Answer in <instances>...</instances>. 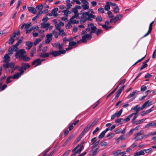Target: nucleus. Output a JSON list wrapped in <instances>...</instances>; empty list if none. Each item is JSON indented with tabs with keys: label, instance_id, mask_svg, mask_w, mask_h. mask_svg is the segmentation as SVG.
Listing matches in <instances>:
<instances>
[{
	"label": "nucleus",
	"instance_id": "49",
	"mask_svg": "<svg viewBox=\"0 0 156 156\" xmlns=\"http://www.w3.org/2000/svg\"><path fill=\"white\" fill-rule=\"evenodd\" d=\"M114 135V134L113 133L109 134L107 135V137L108 138V139H111L112 137H113Z\"/></svg>",
	"mask_w": 156,
	"mask_h": 156
},
{
	"label": "nucleus",
	"instance_id": "61",
	"mask_svg": "<svg viewBox=\"0 0 156 156\" xmlns=\"http://www.w3.org/2000/svg\"><path fill=\"white\" fill-rule=\"evenodd\" d=\"M147 89V87L145 86H142L141 87L140 90L142 91H144Z\"/></svg>",
	"mask_w": 156,
	"mask_h": 156
},
{
	"label": "nucleus",
	"instance_id": "21",
	"mask_svg": "<svg viewBox=\"0 0 156 156\" xmlns=\"http://www.w3.org/2000/svg\"><path fill=\"white\" fill-rule=\"evenodd\" d=\"M122 109H120L119 111L116 112L114 114L118 118L121 115L122 113Z\"/></svg>",
	"mask_w": 156,
	"mask_h": 156
},
{
	"label": "nucleus",
	"instance_id": "8",
	"mask_svg": "<svg viewBox=\"0 0 156 156\" xmlns=\"http://www.w3.org/2000/svg\"><path fill=\"white\" fill-rule=\"evenodd\" d=\"M42 61H41L40 59L38 58L33 61L32 62V65H34L36 64L35 67H36L41 64Z\"/></svg>",
	"mask_w": 156,
	"mask_h": 156
},
{
	"label": "nucleus",
	"instance_id": "50",
	"mask_svg": "<svg viewBox=\"0 0 156 156\" xmlns=\"http://www.w3.org/2000/svg\"><path fill=\"white\" fill-rule=\"evenodd\" d=\"M7 87V85L6 84H4L3 86H0V88H1V91L4 90Z\"/></svg>",
	"mask_w": 156,
	"mask_h": 156
},
{
	"label": "nucleus",
	"instance_id": "33",
	"mask_svg": "<svg viewBox=\"0 0 156 156\" xmlns=\"http://www.w3.org/2000/svg\"><path fill=\"white\" fill-rule=\"evenodd\" d=\"M136 91H134L132 93L130 94L127 97V98H129L131 97H133L136 93Z\"/></svg>",
	"mask_w": 156,
	"mask_h": 156
},
{
	"label": "nucleus",
	"instance_id": "51",
	"mask_svg": "<svg viewBox=\"0 0 156 156\" xmlns=\"http://www.w3.org/2000/svg\"><path fill=\"white\" fill-rule=\"evenodd\" d=\"M146 55H145V56L144 57H143L141 59L139 60L136 62L133 65H135L136 64H137V63H138L140 62L142 60H143L144 58L146 57Z\"/></svg>",
	"mask_w": 156,
	"mask_h": 156
},
{
	"label": "nucleus",
	"instance_id": "17",
	"mask_svg": "<svg viewBox=\"0 0 156 156\" xmlns=\"http://www.w3.org/2000/svg\"><path fill=\"white\" fill-rule=\"evenodd\" d=\"M28 11L33 14H35L37 12L36 10L33 7H29L28 8Z\"/></svg>",
	"mask_w": 156,
	"mask_h": 156
},
{
	"label": "nucleus",
	"instance_id": "45",
	"mask_svg": "<svg viewBox=\"0 0 156 156\" xmlns=\"http://www.w3.org/2000/svg\"><path fill=\"white\" fill-rule=\"evenodd\" d=\"M102 31L101 30L99 29H97V30L96 31L95 33L97 35H99L100 34H101V33H102Z\"/></svg>",
	"mask_w": 156,
	"mask_h": 156
},
{
	"label": "nucleus",
	"instance_id": "4",
	"mask_svg": "<svg viewBox=\"0 0 156 156\" xmlns=\"http://www.w3.org/2000/svg\"><path fill=\"white\" fill-rule=\"evenodd\" d=\"M30 67V65L27 63H22L21 64V66L19 67L18 70L21 72V74H23L25 71L28 68Z\"/></svg>",
	"mask_w": 156,
	"mask_h": 156
},
{
	"label": "nucleus",
	"instance_id": "60",
	"mask_svg": "<svg viewBox=\"0 0 156 156\" xmlns=\"http://www.w3.org/2000/svg\"><path fill=\"white\" fill-rule=\"evenodd\" d=\"M31 24L28 23V24H26L24 23V27L25 29H27L28 28L30 27V26Z\"/></svg>",
	"mask_w": 156,
	"mask_h": 156
},
{
	"label": "nucleus",
	"instance_id": "58",
	"mask_svg": "<svg viewBox=\"0 0 156 156\" xmlns=\"http://www.w3.org/2000/svg\"><path fill=\"white\" fill-rule=\"evenodd\" d=\"M122 17V15L121 14H119L117 16L115 17V18H116V19L117 21H118L119 20H120Z\"/></svg>",
	"mask_w": 156,
	"mask_h": 156
},
{
	"label": "nucleus",
	"instance_id": "27",
	"mask_svg": "<svg viewBox=\"0 0 156 156\" xmlns=\"http://www.w3.org/2000/svg\"><path fill=\"white\" fill-rule=\"evenodd\" d=\"M98 152V148H96L95 149H92V155L94 156Z\"/></svg>",
	"mask_w": 156,
	"mask_h": 156
},
{
	"label": "nucleus",
	"instance_id": "23",
	"mask_svg": "<svg viewBox=\"0 0 156 156\" xmlns=\"http://www.w3.org/2000/svg\"><path fill=\"white\" fill-rule=\"evenodd\" d=\"M105 9L106 11L110 9V5L108 3V2H106V5L105 6Z\"/></svg>",
	"mask_w": 156,
	"mask_h": 156
},
{
	"label": "nucleus",
	"instance_id": "41",
	"mask_svg": "<svg viewBox=\"0 0 156 156\" xmlns=\"http://www.w3.org/2000/svg\"><path fill=\"white\" fill-rule=\"evenodd\" d=\"M71 23L69 21L68 22L66 26V28L67 29H69L72 27Z\"/></svg>",
	"mask_w": 156,
	"mask_h": 156
},
{
	"label": "nucleus",
	"instance_id": "30",
	"mask_svg": "<svg viewBox=\"0 0 156 156\" xmlns=\"http://www.w3.org/2000/svg\"><path fill=\"white\" fill-rule=\"evenodd\" d=\"M22 58L23 59V60L25 62H27L30 60V58L29 57H27L26 55H24L23 57Z\"/></svg>",
	"mask_w": 156,
	"mask_h": 156
},
{
	"label": "nucleus",
	"instance_id": "62",
	"mask_svg": "<svg viewBox=\"0 0 156 156\" xmlns=\"http://www.w3.org/2000/svg\"><path fill=\"white\" fill-rule=\"evenodd\" d=\"M55 29L57 30H59L61 29V27L59 24H57L55 25Z\"/></svg>",
	"mask_w": 156,
	"mask_h": 156
},
{
	"label": "nucleus",
	"instance_id": "44",
	"mask_svg": "<svg viewBox=\"0 0 156 156\" xmlns=\"http://www.w3.org/2000/svg\"><path fill=\"white\" fill-rule=\"evenodd\" d=\"M102 27L103 28H105L106 30H108L109 29H110L112 27V26H109V27H107L106 25H102Z\"/></svg>",
	"mask_w": 156,
	"mask_h": 156
},
{
	"label": "nucleus",
	"instance_id": "56",
	"mask_svg": "<svg viewBox=\"0 0 156 156\" xmlns=\"http://www.w3.org/2000/svg\"><path fill=\"white\" fill-rule=\"evenodd\" d=\"M83 135H82V134H80L79 136H78V137L77 138L76 141V142H78L82 138V137L83 136Z\"/></svg>",
	"mask_w": 156,
	"mask_h": 156
},
{
	"label": "nucleus",
	"instance_id": "12",
	"mask_svg": "<svg viewBox=\"0 0 156 156\" xmlns=\"http://www.w3.org/2000/svg\"><path fill=\"white\" fill-rule=\"evenodd\" d=\"M41 25L42 28H46V30H47L48 27L50 26V24L49 23H41Z\"/></svg>",
	"mask_w": 156,
	"mask_h": 156
},
{
	"label": "nucleus",
	"instance_id": "35",
	"mask_svg": "<svg viewBox=\"0 0 156 156\" xmlns=\"http://www.w3.org/2000/svg\"><path fill=\"white\" fill-rule=\"evenodd\" d=\"M36 51V48H34L32 50H31L30 52V56L31 57H33L34 55V54L35 53Z\"/></svg>",
	"mask_w": 156,
	"mask_h": 156
},
{
	"label": "nucleus",
	"instance_id": "13",
	"mask_svg": "<svg viewBox=\"0 0 156 156\" xmlns=\"http://www.w3.org/2000/svg\"><path fill=\"white\" fill-rule=\"evenodd\" d=\"M152 104V102L151 101H150L149 100H148V101L145 102L143 105V107L144 108H146L148 106L151 105Z\"/></svg>",
	"mask_w": 156,
	"mask_h": 156
},
{
	"label": "nucleus",
	"instance_id": "15",
	"mask_svg": "<svg viewBox=\"0 0 156 156\" xmlns=\"http://www.w3.org/2000/svg\"><path fill=\"white\" fill-rule=\"evenodd\" d=\"M58 10V9L57 8H56L53 9L51 11V13L52 15H54L53 16H56L58 15V14L57 13V12Z\"/></svg>",
	"mask_w": 156,
	"mask_h": 156
},
{
	"label": "nucleus",
	"instance_id": "26",
	"mask_svg": "<svg viewBox=\"0 0 156 156\" xmlns=\"http://www.w3.org/2000/svg\"><path fill=\"white\" fill-rule=\"evenodd\" d=\"M98 120L99 119L98 118H96V119H95L91 124H89L90 126V127H92L98 121Z\"/></svg>",
	"mask_w": 156,
	"mask_h": 156
},
{
	"label": "nucleus",
	"instance_id": "25",
	"mask_svg": "<svg viewBox=\"0 0 156 156\" xmlns=\"http://www.w3.org/2000/svg\"><path fill=\"white\" fill-rule=\"evenodd\" d=\"M14 51L13 48H12V47H10L8 50V54L10 55H11L13 54Z\"/></svg>",
	"mask_w": 156,
	"mask_h": 156
},
{
	"label": "nucleus",
	"instance_id": "19",
	"mask_svg": "<svg viewBox=\"0 0 156 156\" xmlns=\"http://www.w3.org/2000/svg\"><path fill=\"white\" fill-rule=\"evenodd\" d=\"M73 137V135H70L69 137L68 138V139L66 140V141L64 143V144L62 145V146L64 147L65 145H66L68 143V142L70 141V140Z\"/></svg>",
	"mask_w": 156,
	"mask_h": 156
},
{
	"label": "nucleus",
	"instance_id": "11",
	"mask_svg": "<svg viewBox=\"0 0 156 156\" xmlns=\"http://www.w3.org/2000/svg\"><path fill=\"white\" fill-rule=\"evenodd\" d=\"M76 44L77 43L76 42L70 41L69 44V47L66 48V50L68 51L70 49H71L72 48L70 47L75 46Z\"/></svg>",
	"mask_w": 156,
	"mask_h": 156
},
{
	"label": "nucleus",
	"instance_id": "1",
	"mask_svg": "<svg viewBox=\"0 0 156 156\" xmlns=\"http://www.w3.org/2000/svg\"><path fill=\"white\" fill-rule=\"evenodd\" d=\"M88 27L90 28L91 31L90 33L88 34H86L82 37L81 41L83 42H86L87 39H90L91 37V34L92 33H94L97 30V28L92 23L88 24Z\"/></svg>",
	"mask_w": 156,
	"mask_h": 156
},
{
	"label": "nucleus",
	"instance_id": "14",
	"mask_svg": "<svg viewBox=\"0 0 156 156\" xmlns=\"http://www.w3.org/2000/svg\"><path fill=\"white\" fill-rule=\"evenodd\" d=\"M22 74H21V72H20V73H16L14 74L13 76H12V78L13 79H18L21 76Z\"/></svg>",
	"mask_w": 156,
	"mask_h": 156
},
{
	"label": "nucleus",
	"instance_id": "31",
	"mask_svg": "<svg viewBox=\"0 0 156 156\" xmlns=\"http://www.w3.org/2000/svg\"><path fill=\"white\" fill-rule=\"evenodd\" d=\"M14 41V38H13L12 37H11L9 40V41H8V43L9 44H12L13 43Z\"/></svg>",
	"mask_w": 156,
	"mask_h": 156
},
{
	"label": "nucleus",
	"instance_id": "32",
	"mask_svg": "<svg viewBox=\"0 0 156 156\" xmlns=\"http://www.w3.org/2000/svg\"><path fill=\"white\" fill-rule=\"evenodd\" d=\"M74 14L73 15L70 19H74L76 18L77 19H79V13H74Z\"/></svg>",
	"mask_w": 156,
	"mask_h": 156
},
{
	"label": "nucleus",
	"instance_id": "20",
	"mask_svg": "<svg viewBox=\"0 0 156 156\" xmlns=\"http://www.w3.org/2000/svg\"><path fill=\"white\" fill-rule=\"evenodd\" d=\"M90 127H91L89 126V124L88 125L87 127H85L83 131L81 133V134H82L83 135H84L85 133L89 130V129H88V128Z\"/></svg>",
	"mask_w": 156,
	"mask_h": 156
},
{
	"label": "nucleus",
	"instance_id": "7",
	"mask_svg": "<svg viewBox=\"0 0 156 156\" xmlns=\"http://www.w3.org/2000/svg\"><path fill=\"white\" fill-rule=\"evenodd\" d=\"M52 34L51 33L47 34L46 36L45 42L47 44H49L52 40Z\"/></svg>",
	"mask_w": 156,
	"mask_h": 156
},
{
	"label": "nucleus",
	"instance_id": "55",
	"mask_svg": "<svg viewBox=\"0 0 156 156\" xmlns=\"http://www.w3.org/2000/svg\"><path fill=\"white\" fill-rule=\"evenodd\" d=\"M98 11L101 13H104V9L103 8L100 7L99 8Z\"/></svg>",
	"mask_w": 156,
	"mask_h": 156
},
{
	"label": "nucleus",
	"instance_id": "37",
	"mask_svg": "<svg viewBox=\"0 0 156 156\" xmlns=\"http://www.w3.org/2000/svg\"><path fill=\"white\" fill-rule=\"evenodd\" d=\"M132 115H130L126 117V118L123 119L124 121L127 122L130 120V118L132 117Z\"/></svg>",
	"mask_w": 156,
	"mask_h": 156
},
{
	"label": "nucleus",
	"instance_id": "52",
	"mask_svg": "<svg viewBox=\"0 0 156 156\" xmlns=\"http://www.w3.org/2000/svg\"><path fill=\"white\" fill-rule=\"evenodd\" d=\"M11 78H12V76H9V77L6 81V83L8 84L10 83L11 81L10 80V79Z\"/></svg>",
	"mask_w": 156,
	"mask_h": 156
},
{
	"label": "nucleus",
	"instance_id": "59",
	"mask_svg": "<svg viewBox=\"0 0 156 156\" xmlns=\"http://www.w3.org/2000/svg\"><path fill=\"white\" fill-rule=\"evenodd\" d=\"M100 142V141H94L91 145H92L94 146H95L98 145Z\"/></svg>",
	"mask_w": 156,
	"mask_h": 156
},
{
	"label": "nucleus",
	"instance_id": "5",
	"mask_svg": "<svg viewBox=\"0 0 156 156\" xmlns=\"http://www.w3.org/2000/svg\"><path fill=\"white\" fill-rule=\"evenodd\" d=\"M15 56L17 58H19L20 59L22 58L24 56V55L26 53L24 49H22L16 51Z\"/></svg>",
	"mask_w": 156,
	"mask_h": 156
},
{
	"label": "nucleus",
	"instance_id": "36",
	"mask_svg": "<svg viewBox=\"0 0 156 156\" xmlns=\"http://www.w3.org/2000/svg\"><path fill=\"white\" fill-rule=\"evenodd\" d=\"M146 119V118L143 119H141L139 120L138 121H136V125L139 124L142 122H143L145 121Z\"/></svg>",
	"mask_w": 156,
	"mask_h": 156
},
{
	"label": "nucleus",
	"instance_id": "53",
	"mask_svg": "<svg viewBox=\"0 0 156 156\" xmlns=\"http://www.w3.org/2000/svg\"><path fill=\"white\" fill-rule=\"evenodd\" d=\"M147 66V63H143V65L140 68V70H141L144 69V68L146 67Z\"/></svg>",
	"mask_w": 156,
	"mask_h": 156
},
{
	"label": "nucleus",
	"instance_id": "3",
	"mask_svg": "<svg viewBox=\"0 0 156 156\" xmlns=\"http://www.w3.org/2000/svg\"><path fill=\"white\" fill-rule=\"evenodd\" d=\"M66 53V51L64 50H61L59 51H54L51 50L49 52V55H51L54 57L60 55L61 54H64Z\"/></svg>",
	"mask_w": 156,
	"mask_h": 156
},
{
	"label": "nucleus",
	"instance_id": "28",
	"mask_svg": "<svg viewBox=\"0 0 156 156\" xmlns=\"http://www.w3.org/2000/svg\"><path fill=\"white\" fill-rule=\"evenodd\" d=\"M139 105H137L131 108L132 110H134L136 113H138L139 112V110L138 109V107Z\"/></svg>",
	"mask_w": 156,
	"mask_h": 156
},
{
	"label": "nucleus",
	"instance_id": "6",
	"mask_svg": "<svg viewBox=\"0 0 156 156\" xmlns=\"http://www.w3.org/2000/svg\"><path fill=\"white\" fill-rule=\"evenodd\" d=\"M144 133L143 130H141L140 131L137 133L135 135V137L134 139L136 141L140 140L142 139L143 134Z\"/></svg>",
	"mask_w": 156,
	"mask_h": 156
},
{
	"label": "nucleus",
	"instance_id": "57",
	"mask_svg": "<svg viewBox=\"0 0 156 156\" xmlns=\"http://www.w3.org/2000/svg\"><path fill=\"white\" fill-rule=\"evenodd\" d=\"M32 28H31L30 29H26L25 30V33L26 34H28V33H29L31 32V31H32Z\"/></svg>",
	"mask_w": 156,
	"mask_h": 156
},
{
	"label": "nucleus",
	"instance_id": "40",
	"mask_svg": "<svg viewBox=\"0 0 156 156\" xmlns=\"http://www.w3.org/2000/svg\"><path fill=\"white\" fill-rule=\"evenodd\" d=\"M72 12L74 13H78V10L75 6L74 8H72Z\"/></svg>",
	"mask_w": 156,
	"mask_h": 156
},
{
	"label": "nucleus",
	"instance_id": "38",
	"mask_svg": "<svg viewBox=\"0 0 156 156\" xmlns=\"http://www.w3.org/2000/svg\"><path fill=\"white\" fill-rule=\"evenodd\" d=\"M33 44V43L31 41H27L26 43V45L27 47L31 48Z\"/></svg>",
	"mask_w": 156,
	"mask_h": 156
},
{
	"label": "nucleus",
	"instance_id": "48",
	"mask_svg": "<svg viewBox=\"0 0 156 156\" xmlns=\"http://www.w3.org/2000/svg\"><path fill=\"white\" fill-rule=\"evenodd\" d=\"M18 46V45H17V44H16L13 45V47L12 48H13V49L14 50V51H16L18 50V48L17 47V46Z\"/></svg>",
	"mask_w": 156,
	"mask_h": 156
},
{
	"label": "nucleus",
	"instance_id": "47",
	"mask_svg": "<svg viewBox=\"0 0 156 156\" xmlns=\"http://www.w3.org/2000/svg\"><path fill=\"white\" fill-rule=\"evenodd\" d=\"M107 13L109 18H112L114 17V16L112 15V12L110 11H108Z\"/></svg>",
	"mask_w": 156,
	"mask_h": 156
},
{
	"label": "nucleus",
	"instance_id": "2",
	"mask_svg": "<svg viewBox=\"0 0 156 156\" xmlns=\"http://www.w3.org/2000/svg\"><path fill=\"white\" fill-rule=\"evenodd\" d=\"M96 16L90 13L88 11L83 13L81 16L80 20V22L81 23H83L87 20L92 21V18L95 19Z\"/></svg>",
	"mask_w": 156,
	"mask_h": 156
},
{
	"label": "nucleus",
	"instance_id": "29",
	"mask_svg": "<svg viewBox=\"0 0 156 156\" xmlns=\"http://www.w3.org/2000/svg\"><path fill=\"white\" fill-rule=\"evenodd\" d=\"M43 13L42 11H40L39 13L36 16H34L32 19L33 21L36 20L38 18L41 14Z\"/></svg>",
	"mask_w": 156,
	"mask_h": 156
},
{
	"label": "nucleus",
	"instance_id": "24",
	"mask_svg": "<svg viewBox=\"0 0 156 156\" xmlns=\"http://www.w3.org/2000/svg\"><path fill=\"white\" fill-rule=\"evenodd\" d=\"M72 24H77L79 23V21L78 20H76L74 19H70V21H69Z\"/></svg>",
	"mask_w": 156,
	"mask_h": 156
},
{
	"label": "nucleus",
	"instance_id": "39",
	"mask_svg": "<svg viewBox=\"0 0 156 156\" xmlns=\"http://www.w3.org/2000/svg\"><path fill=\"white\" fill-rule=\"evenodd\" d=\"M82 6L83 9L84 10L88 9L89 8V6L88 4L83 5Z\"/></svg>",
	"mask_w": 156,
	"mask_h": 156
},
{
	"label": "nucleus",
	"instance_id": "42",
	"mask_svg": "<svg viewBox=\"0 0 156 156\" xmlns=\"http://www.w3.org/2000/svg\"><path fill=\"white\" fill-rule=\"evenodd\" d=\"M113 10L115 13H118L119 12V8L118 6H115V7L114 8Z\"/></svg>",
	"mask_w": 156,
	"mask_h": 156
},
{
	"label": "nucleus",
	"instance_id": "54",
	"mask_svg": "<svg viewBox=\"0 0 156 156\" xmlns=\"http://www.w3.org/2000/svg\"><path fill=\"white\" fill-rule=\"evenodd\" d=\"M70 152V151L69 150H67L62 156H68Z\"/></svg>",
	"mask_w": 156,
	"mask_h": 156
},
{
	"label": "nucleus",
	"instance_id": "9",
	"mask_svg": "<svg viewBox=\"0 0 156 156\" xmlns=\"http://www.w3.org/2000/svg\"><path fill=\"white\" fill-rule=\"evenodd\" d=\"M15 65V63L13 62H10L9 63H7L6 64L3 65V66L4 68H8L10 67V68H13Z\"/></svg>",
	"mask_w": 156,
	"mask_h": 156
},
{
	"label": "nucleus",
	"instance_id": "16",
	"mask_svg": "<svg viewBox=\"0 0 156 156\" xmlns=\"http://www.w3.org/2000/svg\"><path fill=\"white\" fill-rule=\"evenodd\" d=\"M8 54H6L4 57V62L5 63H8L10 61V57Z\"/></svg>",
	"mask_w": 156,
	"mask_h": 156
},
{
	"label": "nucleus",
	"instance_id": "63",
	"mask_svg": "<svg viewBox=\"0 0 156 156\" xmlns=\"http://www.w3.org/2000/svg\"><path fill=\"white\" fill-rule=\"evenodd\" d=\"M117 21L116 18L115 17L111 19L110 21V22L111 23H115Z\"/></svg>",
	"mask_w": 156,
	"mask_h": 156
},
{
	"label": "nucleus",
	"instance_id": "10",
	"mask_svg": "<svg viewBox=\"0 0 156 156\" xmlns=\"http://www.w3.org/2000/svg\"><path fill=\"white\" fill-rule=\"evenodd\" d=\"M151 126L152 127H156V122H154V121L146 125L145 128H148Z\"/></svg>",
	"mask_w": 156,
	"mask_h": 156
},
{
	"label": "nucleus",
	"instance_id": "46",
	"mask_svg": "<svg viewBox=\"0 0 156 156\" xmlns=\"http://www.w3.org/2000/svg\"><path fill=\"white\" fill-rule=\"evenodd\" d=\"M41 41V40L40 38H37L35 41L34 43V44L36 45L39 42H40Z\"/></svg>",
	"mask_w": 156,
	"mask_h": 156
},
{
	"label": "nucleus",
	"instance_id": "34",
	"mask_svg": "<svg viewBox=\"0 0 156 156\" xmlns=\"http://www.w3.org/2000/svg\"><path fill=\"white\" fill-rule=\"evenodd\" d=\"M43 5L42 4H41L38 5H37L36 7V9L38 10H39L41 11H42L41 10L43 9Z\"/></svg>",
	"mask_w": 156,
	"mask_h": 156
},
{
	"label": "nucleus",
	"instance_id": "18",
	"mask_svg": "<svg viewBox=\"0 0 156 156\" xmlns=\"http://www.w3.org/2000/svg\"><path fill=\"white\" fill-rule=\"evenodd\" d=\"M39 56L41 58H46L49 56V53H39Z\"/></svg>",
	"mask_w": 156,
	"mask_h": 156
},
{
	"label": "nucleus",
	"instance_id": "64",
	"mask_svg": "<svg viewBox=\"0 0 156 156\" xmlns=\"http://www.w3.org/2000/svg\"><path fill=\"white\" fill-rule=\"evenodd\" d=\"M144 150L146 153H147L152 151V149L151 148H150L146 150L144 149Z\"/></svg>",
	"mask_w": 156,
	"mask_h": 156
},
{
	"label": "nucleus",
	"instance_id": "22",
	"mask_svg": "<svg viewBox=\"0 0 156 156\" xmlns=\"http://www.w3.org/2000/svg\"><path fill=\"white\" fill-rule=\"evenodd\" d=\"M51 34H52V35L53 34H55L54 37L56 38H58V35H60V33H58V32L55 30L53 31Z\"/></svg>",
	"mask_w": 156,
	"mask_h": 156
},
{
	"label": "nucleus",
	"instance_id": "43",
	"mask_svg": "<svg viewBox=\"0 0 156 156\" xmlns=\"http://www.w3.org/2000/svg\"><path fill=\"white\" fill-rule=\"evenodd\" d=\"M105 133L103 131L98 136V138L99 139L102 138L105 136Z\"/></svg>",
	"mask_w": 156,
	"mask_h": 156
}]
</instances>
